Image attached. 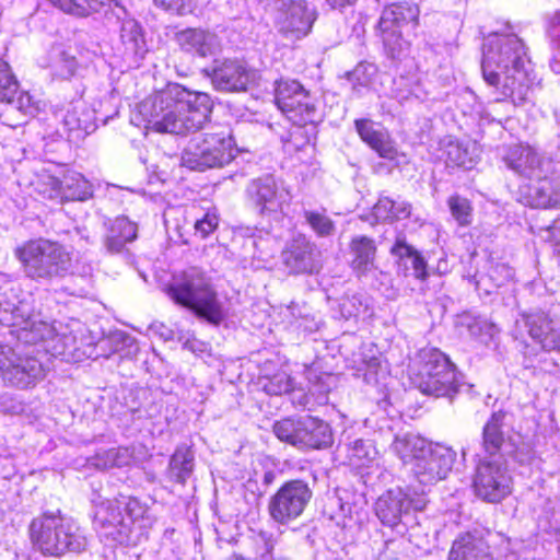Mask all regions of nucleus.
I'll list each match as a JSON object with an SVG mask.
<instances>
[{"label": "nucleus", "instance_id": "59", "mask_svg": "<svg viewBox=\"0 0 560 560\" xmlns=\"http://www.w3.org/2000/svg\"><path fill=\"white\" fill-rule=\"evenodd\" d=\"M156 7L176 14H184L190 0H153Z\"/></svg>", "mask_w": 560, "mask_h": 560}, {"label": "nucleus", "instance_id": "4", "mask_svg": "<svg viewBox=\"0 0 560 560\" xmlns=\"http://www.w3.org/2000/svg\"><path fill=\"white\" fill-rule=\"evenodd\" d=\"M165 292L175 304L190 310L212 325H220L226 317L224 305L210 278L197 267L174 275Z\"/></svg>", "mask_w": 560, "mask_h": 560}, {"label": "nucleus", "instance_id": "60", "mask_svg": "<svg viewBox=\"0 0 560 560\" xmlns=\"http://www.w3.org/2000/svg\"><path fill=\"white\" fill-rule=\"evenodd\" d=\"M411 213V205L407 201H395L393 209V220L407 219Z\"/></svg>", "mask_w": 560, "mask_h": 560}, {"label": "nucleus", "instance_id": "12", "mask_svg": "<svg viewBox=\"0 0 560 560\" xmlns=\"http://www.w3.org/2000/svg\"><path fill=\"white\" fill-rule=\"evenodd\" d=\"M34 304V296L24 293L20 287L0 292V324L12 328L11 332L21 340V336L32 328L39 316Z\"/></svg>", "mask_w": 560, "mask_h": 560}, {"label": "nucleus", "instance_id": "24", "mask_svg": "<svg viewBox=\"0 0 560 560\" xmlns=\"http://www.w3.org/2000/svg\"><path fill=\"white\" fill-rule=\"evenodd\" d=\"M282 261L291 273H312L318 267L316 247L300 235L282 252Z\"/></svg>", "mask_w": 560, "mask_h": 560}, {"label": "nucleus", "instance_id": "11", "mask_svg": "<svg viewBox=\"0 0 560 560\" xmlns=\"http://www.w3.org/2000/svg\"><path fill=\"white\" fill-rule=\"evenodd\" d=\"M312 497L313 491L305 480H289L270 497L269 515L276 523L287 525L303 514Z\"/></svg>", "mask_w": 560, "mask_h": 560}, {"label": "nucleus", "instance_id": "31", "mask_svg": "<svg viewBox=\"0 0 560 560\" xmlns=\"http://www.w3.org/2000/svg\"><path fill=\"white\" fill-rule=\"evenodd\" d=\"M278 108L295 125L314 124L317 118L315 101L304 88L288 101V106Z\"/></svg>", "mask_w": 560, "mask_h": 560}, {"label": "nucleus", "instance_id": "10", "mask_svg": "<svg viewBox=\"0 0 560 560\" xmlns=\"http://www.w3.org/2000/svg\"><path fill=\"white\" fill-rule=\"evenodd\" d=\"M0 375L7 385L25 389L45 377L46 368L32 352H16L9 346H0Z\"/></svg>", "mask_w": 560, "mask_h": 560}, {"label": "nucleus", "instance_id": "58", "mask_svg": "<svg viewBox=\"0 0 560 560\" xmlns=\"http://www.w3.org/2000/svg\"><path fill=\"white\" fill-rule=\"evenodd\" d=\"M54 7L77 16H86L88 9L74 0H48Z\"/></svg>", "mask_w": 560, "mask_h": 560}, {"label": "nucleus", "instance_id": "35", "mask_svg": "<svg viewBox=\"0 0 560 560\" xmlns=\"http://www.w3.org/2000/svg\"><path fill=\"white\" fill-rule=\"evenodd\" d=\"M59 335V323L49 324L39 318L21 336V341L24 343L37 345L44 343V350L52 354L54 345H60L61 336Z\"/></svg>", "mask_w": 560, "mask_h": 560}, {"label": "nucleus", "instance_id": "39", "mask_svg": "<svg viewBox=\"0 0 560 560\" xmlns=\"http://www.w3.org/2000/svg\"><path fill=\"white\" fill-rule=\"evenodd\" d=\"M132 460L131 452L127 447H113L96 453L93 465L98 469L128 466Z\"/></svg>", "mask_w": 560, "mask_h": 560}, {"label": "nucleus", "instance_id": "33", "mask_svg": "<svg viewBox=\"0 0 560 560\" xmlns=\"http://www.w3.org/2000/svg\"><path fill=\"white\" fill-rule=\"evenodd\" d=\"M65 128L70 132L88 135L95 129V114L83 101H77L71 104L62 116Z\"/></svg>", "mask_w": 560, "mask_h": 560}, {"label": "nucleus", "instance_id": "17", "mask_svg": "<svg viewBox=\"0 0 560 560\" xmlns=\"http://www.w3.org/2000/svg\"><path fill=\"white\" fill-rule=\"evenodd\" d=\"M456 453L447 446L431 445L411 467L417 481L423 486H433L445 479L452 470Z\"/></svg>", "mask_w": 560, "mask_h": 560}, {"label": "nucleus", "instance_id": "27", "mask_svg": "<svg viewBox=\"0 0 560 560\" xmlns=\"http://www.w3.org/2000/svg\"><path fill=\"white\" fill-rule=\"evenodd\" d=\"M419 9L409 3H394L386 7L378 23L381 31L408 32L418 25Z\"/></svg>", "mask_w": 560, "mask_h": 560}, {"label": "nucleus", "instance_id": "29", "mask_svg": "<svg viewBox=\"0 0 560 560\" xmlns=\"http://www.w3.org/2000/svg\"><path fill=\"white\" fill-rule=\"evenodd\" d=\"M447 560H493L486 541L471 533L459 535L450 549Z\"/></svg>", "mask_w": 560, "mask_h": 560}, {"label": "nucleus", "instance_id": "44", "mask_svg": "<svg viewBox=\"0 0 560 560\" xmlns=\"http://www.w3.org/2000/svg\"><path fill=\"white\" fill-rule=\"evenodd\" d=\"M36 190L44 198L65 202L63 179L52 175H43L37 183Z\"/></svg>", "mask_w": 560, "mask_h": 560}, {"label": "nucleus", "instance_id": "13", "mask_svg": "<svg viewBox=\"0 0 560 560\" xmlns=\"http://www.w3.org/2000/svg\"><path fill=\"white\" fill-rule=\"evenodd\" d=\"M472 488L478 498L497 503L512 491V477L500 458L480 459L472 478Z\"/></svg>", "mask_w": 560, "mask_h": 560}, {"label": "nucleus", "instance_id": "16", "mask_svg": "<svg viewBox=\"0 0 560 560\" xmlns=\"http://www.w3.org/2000/svg\"><path fill=\"white\" fill-rule=\"evenodd\" d=\"M246 196L260 214L277 212L291 200L283 183L270 174L252 179L246 187Z\"/></svg>", "mask_w": 560, "mask_h": 560}, {"label": "nucleus", "instance_id": "18", "mask_svg": "<svg viewBox=\"0 0 560 560\" xmlns=\"http://www.w3.org/2000/svg\"><path fill=\"white\" fill-rule=\"evenodd\" d=\"M113 15L120 21V42L122 45V58L129 68H138L148 52L147 43L140 24L128 18L126 9L116 2V11Z\"/></svg>", "mask_w": 560, "mask_h": 560}, {"label": "nucleus", "instance_id": "45", "mask_svg": "<svg viewBox=\"0 0 560 560\" xmlns=\"http://www.w3.org/2000/svg\"><path fill=\"white\" fill-rule=\"evenodd\" d=\"M304 219L310 224L312 230L320 237H328L331 236L335 231L336 226L334 221L327 217L325 213L312 211V210H305Z\"/></svg>", "mask_w": 560, "mask_h": 560}, {"label": "nucleus", "instance_id": "1", "mask_svg": "<svg viewBox=\"0 0 560 560\" xmlns=\"http://www.w3.org/2000/svg\"><path fill=\"white\" fill-rule=\"evenodd\" d=\"M528 66L526 47L515 34L494 33L486 39L481 71L485 81L501 95L498 101L510 100L518 106L528 100Z\"/></svg>", "mask_w": 560, "mask_h": 560}, {"label": "nucleus", "instance_id": "8", "mask_svg": "<svg viewBox=\"0 0 560 560\" xmlns=\"http://www.w3.org/2000/svg\"><path fill=\"white\" fill-rule=\"evenodd\" d=\"M418 370L412 384L423 394L452 398L460 387L459 374L448 357L436 348L419 352Z\"/></svg>", "mask_w": 560, "mask_h": 560}, {"label": "nucleus", "instance_id": "51", "mask_svg": "<svg viewBox=\"0 0 560 560\" xmlns=\"http://www.w3.org/2000/svg\"><path fill=\"white\" fill-rule=\"evenodd\" d=\"M293 388L292 378L284 372L276 373L267 380L264 389L269 395H282L291 392Z\"/></svg>", "mask_w": 560, "mask_h": 560}, {"label": "nucleus", "instance_id": "38", "mask_svg": "<svg viewBox=\"0 0 560 560\" xmlns=\"http://www.w3.org/2000/svg\"><path fill=\"white\" fill-rule=\"evenodd\" d=\"M63 195L66 201H85L93 197V185L80 173L63 176Z\"/></svg>", "mask_w": 560, "mask_h": 560}, {"label": "nucleus", "instance_id": "20", "mask_svg": "<svg viewBox=\"0 0 560 560\" xmlns=\"http://www.w3.org/2000/svg\"><path fill=\"white\" fill-rule=\"evenodd\" d=\"M315 19L314 11L310 10L305 2L292 1L280 13L277 27L285 38L296 40L311 32Z\"/></svg>", "mask_w": 560, "mask_h": 560}, {"label": "nucleus", "instance_id": "21", "mask_svg": "<svg viewBox=\"0 0 560 560\" xmlns=\"http://www.w3.org/2000/svg\"><path fill=\"white\" fill-rule=\"evenodd\" d=\"M354 126L361 140L381 158L394 162L395 166H398L401 162H406V155L398 152L388 132L382 128H377L372 120L357 119Z\"/></svg>", "mask_w": 560, "mask_h": 560}, {"label": "nucleus", "instance_id": "53", "mask_svg": "<svg viewBox=\"0 0 560 560\" xmlns=\"http://www.w3.org/2000/svg\"><path fill=\"white\" fill-rule=\"evenodd\" d=\"M61 336L62 343L54 345L52 355L54 357H66L71 354L77 349V337L72 331L59 323V335Z\"/></svg>", "mask_w": 560, "mask_h": 560}, {"label": "nucleus", "instance_id": "36", "mask_svg": "<svg viewBox=\"0 0 560 560\" xmlns=\"http://www.w3.org/2000/svg\"><path fill=\"white\" fill-rule=\"evenodd\" d=\"M431 444L419 435L406 433L397 435L392 443L393 452L402 460L404 464L413 465L415 462L421 457L425 451L430 448Z\"/></svg>", "mask_w": 560, "mask_h": 560}, {"label": "nucleus", "instance_id": "40", "mask_svg": "<svg viewBox=\"0 0 560 560\" xmlns=\"http://www.w3.org/2000/svg\"><path fill=\"white\" fill-rule=\"evenodd\" d=\"M460 324L467 328L471 337L478 338L485 343L491 341L500 331L495 324L480 316H464Z\"/></svg>", "mask_w": 560, "mask_h": 560}, {"label": "nucleus", "instance_id": "9", "mask_svg": "<svg viewBox=\"0 0 560 560\" xmlns=\"http://www.w3.org/2000/svg\"><path fill=\"white\" fill-rule=\"evenodd\" d=\"M272 430L280 441L299 448H326L332 444L329 424L308 415L276 421Z\"/></svg>", "mask_w": 560, "mask_h": 560}, {"label": "nucleus", "instance_id": "52", "mask_svg": "<svg viewBox=\"0 0 560 560\" xmlns=\"http://www.w3.org/2000/svg\"><path fill=\"white\" fill-rule=\"evenodd\" d=\"M303 85L295 80H280L276 88L277 106H288V101L301 91Z\"/></svg>", "mask_w": 560, "mask_h": 560}, {"label": "nucleus", "instance_id": "43", "mask_svg": "<svg viewBox=\"0 0 560 560\" xmlns=\"http://www.w3.org/2000/svg\"><path fill=\"white\" fill-rule=\"evenodd\" d=\"M19 92V82L10 66L0 59V102L12 103Z\"/></svg>", "mask_w": 560, "mask_h": 560}, {"label": "nucleus", "instance_id": "64", "mask_svg": "<svg viewBox=\"0 0 560 560\" xmlns=\"http://www.w3.org/2000/svg\"><path fill=\"white\" fill-rule=\"evenodd\" d=\"M276 475L272 470H268L262 476V482L266 486L271 485L275 481Z\"/></svg>", "mask_w": 560, "mask_h": 560}, {"label": "nucleus", "instance_id": "28", "mask_svg": "<svg viewBox=\"0 0 560 560\" xmlns=\"http://www.w3.org/2000/svg\"><path fill=\"white\" fill-rule=\"evenodd\" d=\"M529 187L527 203L533 208H560V175L544 174Z\"/></svg>", "mask_w": 560, "mask_h": 560}, {"label": "nucleus", "instance_id": "48", "mask_svg": "<svg viewBox=\"0 0 560 560\" xmlns=\"http://www.w3.org/2000/svg\"><path fill=\"white\" fill-rule=\"evenodd\" d=\"M377 72L375 65L370 62H360L352 71L348 72L347 79L352 84L353 91H359V88L368 86Z\"/></svg>", "mask_w": 560, "mask_h": 560}, {"label": "nucleus", "instance_id": "6", "mask_svg": "<svg viewBox=\"0 0 560 560\" xmlns=\"http://www.w3.org/2000/svg\"><path fill=\"white\" fill-rule=\"evenodd\" d=\"M24 275L40 284H50L71 272L72 257L67 248L45 238L27 241L14 250Z\"/></svg>", "mask_w": 560, "mask_h": 560}, {"label": "nucleus", "instance_id": "14", "mask_svg": "<svg viewBox=\"0 0 560 560\" xmlns=\"http://www.w3.org/2000/svg\"><path fill=\"white\" fill-rule=\"evenodd\" d=\"M428 503L424 491L420 494L404 491L400 488L390 489L375 502V513L383 525L396 527L411 510L422 511Z\"/></svg>", "mask_w": 560, "mask_h": 560}, {"label": "nucleus", "instance_id": "34", "mask_svg": "<svg viewBox=\"0 0 560 560\" xmlns=\"http://www.w3.org/2000/svg\"><path fill=\"white\" fill-rule=\"evenodd\" d=\"M444 155L447 166L470 170L479 159V149L476 143L448 140L444 147Z\"/></svg>", "mask_w": 560, "mask_h": 560}, {"label": "nucleus", "instance_id": "47", "mask_svg": "<svg viewBox=\"0 0 560 560\" xmlns=\"http://www.w3.org/2000/svg\"><path fill=\"white\" fill-rule=\"evenodd\" d=\"M548 36L550 44L553 49V55L550 59L551 70L559 74L560 73V11L556 12L549 21Z\"/></svg>", "mask_w": 560, "mask_h": 560}, {"label": "nucleus", "instance_id": "37", "mask_svg": "<svg viewBox=\"0 0 560 560\" xmlns=\"http://www.w3.org/2000/svg\"><path fill=\"white\" fill-rule=\"evenodd\" d=\"M194 462L195 455L189 447H177L168 463L167 476L170 480L182 485L186 483L187 479L192 475Z\"/></svg>", "mask_w": 560, "mask_h": 560}, {"label": "nucleus", "instance_id": "23", "mask_svg": "<svg viewBox=\"0 0 560 560\" xmlns=\"http://www.w3.org/2000/svg\"><path fill=\"white\" fill-rule=\"evenodd\" d=\"M175 40L184 52L199 58L213 56L221 48L219 36L200 27H188L177 32Z\"/></svg>", "mask_w": 560, "mask_h": 560}, {"label": "nucleus", "instance_id": "42", "mask_svg": "<svg viewBox=\"0 0 560 560\" xmlns=\"http://www.w3.org/2000/svg\"><path fill=\"white\" fill-rule=\"evenodd\" d=\"M386 55L393 60L404 58L409 49V42L397 30L381 31Z\"/></svg>", "mask_w": 560, "mask_h": 560}, {"label": "nucleus", "instance_id": "22", "mask_svg": "<svg viewBox=\"0 0 560 560\" xmlns=\"http://www.w3.org/2000/svg\"><path fill=\"white\" fill-rule=\"evenodd\" d=\"M529 336L547 351H560V319L542 311L523 315Z\"/></svg>", "mask_w": 560, "mask_h": 560}, {"label": "nucleus", "instance_id": "32", "mask_svg": "<svg viewBox=\"0 0 560 560\" xmlns=\"http://www.w3.org/2000/svg\"><path fill=\"white\" fill-rule=\"evenodd\" d=\"M508 412L499 410L491 415L482 429L481 446L489 456L500 454L505 438L503 427L506 424Z\"/></svg>", "mask_w": 560, "mask_h": 560}, {"label": "nucleus", "instance_id": "55", "mask_svg": "<svg viewBox=\"0 0 560 560\" xmlns=\"http://www.w3.org/2000/svg\"><path fill=\"white\" fill-rule=\"evenodd\" d=\"M537 235L542 241L552 243L560 253V217L555 219L550 225L539 228Z\"/></svg>", "mask_w": 560, "mask_h": 560}, {"label": "nucleus", "instance_id": "30", "mask_svg": "<svg viewBox=\"0 0 560 560\" xmlns=\"http://www.w3.org/2000/svg\"><path fill=\"white\" fill-rule=\"evenodd\" d=\"M389 252L397 258L398 267L405 269V275H407L408 270H411V275L416 279L425 280L428 278L424 258L413 246L406 242L404 236L396 238Z\"/></svg>", "mask_w": 560, "mask_h": 560}, {"label": "nucleus", "instance_id": "25", "mask_svg": "<svg viewBox=\"0 0 560 560\" xmlns=\"http://www.w3.org/2000/svg\"><path fill=\"white\" fill-rule=\"evenodd\" d=\"M349 264L358 278L368 277L377 270L375 241L366 235H354L349 242Z\"/></svg>", "mask_w": 560, "mask_h": 560}, {"label": "nucleus", "instance_id": "62", "mask_svg": "<svg viewBox=\"0 0 560 560\" xmlns=\"http://www.w3.org/2000/svg\"><path fill=\"white\" fill-rule=\"evenodd\" d=\"M132 340V338L124 332V331H118L116 334H114L109 339L105 340V342L107 343H124V345H129V342Z\"/></svg>", "mask_w": 560, "mask_h": 560}, {"label": "nucleus", "instance_id": "54", "mask_svg": "<svg viewBox=\"0 0 560 560\" xmlns=\"http://www.w3.org/2000/svg\"><path fill=\"white\" fill-rule=\"evenodd\" d=\"M348 457L350 460L359 464L363 460H370L375 454V448L370 441L358 439L352 442L348 447Z\"/></svg>", "mask_w": 560, "mask_h": 560}, {"label": "nucleus", "instance_id": "57", "mask_svg": "<svg viewBox=\"0 0 560 560\" xmlns=\"http://www.w3.org/2000/svg\"><path fill=\"white\" fill-rule=\"evenodd\" d=\"M218 223V217L214 213L207 212L202 219L196 221V233H199L202 238H206L217 229Z\"/></svg>", "mask_w": 560, "mask_h": 560}, {"label": "nucleus", "instance_id": "41", "mask_svg": "<svg viewBox=\"0 0 560 560\" xmlns=\"http://www.w3.org/2000/svg\"><path fill=\"white\" fill-rule=\"evenodd\" d=\"M279 540L280 535L267 530H259L257 534L255 560H292L289 557L276 553V547ZM236 560L244 559L240 558Z\"/></svg>", "mask_w": 560, "mask_h": 560}, {"label": "nucleus", "instance_id": "56", "mask_svg": "<svg viewBox=\"0 0 560 560\" xmlns=\"http://www.w3.org/2000/svg\"><path fill=\"white\" fill-rule=\"evenodd\" d=\"M395 201L388 197L380 198L373 208V215L377 221H393Z\"/></svg>", "mask_w": 560, "mask_h": 560}, {"label": "nucleus", "instance_id": "46", "mask_svg": "<svg viewBox=\"0 0 560 560\" xmlns=\"http://www.w3.org/2000/svg\"><path fill=\"white\" fill-rule=\"evenodd\" d=\"M79 63L74 56L60 51L51 65L52 75L57 79L68 80L77 74Z\"/></svg>", "mask_w": 560, "mask_h": 560}, {"label": "nucleus", "instance_id": "49", "mask_svg": "<svg viewBox=\"0 0 560 560\" xmlns=\"http://www.w3.org/2000/svg\"><path fill=\"white\" fill-rule=\"evenodd\" d=\"M340 312L345 318L365 316L369 314L368 300L360 294L347 295L341 300Z\"/></svg>", "mask_w": 560, "mask_h": 560}, {"label": "nucleus", "instance_id": "2", "mask_svg": "<svg viewBox=\"0 0 560 560\" xmlns=\"http://www.w3.org/2000/svg\"><path fill=\"white\" fill-rule=\"evenodd\" d=\"M212 110L208 94L170 85L139 105L147 127L156 132L182 135L200 129Z\"/></svg>", "mask_w": 560, "mask_h": 560}, {"label": "nucleus", "instance_id": "26", "mask_svg": "<svg viewBox=\"0 0 560 560\" xmlns=\"http://www.w3.org/2000/svg\"><path fill=\"white\" fill-rule=\"evenodd\" d=\"M138 237V226L126 217H117L107 225L103 236V246L109 255H121L127 252V245Z\"/></svg>", "mask_w": 560, "mask_h": 560}, {"label": "nucleus", "instance_id": "3", "mask_svg": "<svg viewBox=\"0 0 560 560\" xmlns=\"http://www.w3.org/2000/svg\"><path fill=\"white\" fill-rule=\"evenodd\" d=\"M155 522L149 505L136 497L102 502L94 514L100 535L119 545L137 544Z\"/></svg>", "mask_w": 560, "mask_h": 560}, {"label": "nucleus", "instance_id": "50", "mask_svg": "<svg viewBox=\"0 0 560 560\" xmlns=\"http://www.w3.org/2000/svg\"><path fill=\"white\" fill-rule=\"evenodd\" d=\"M448 206L454 219L460 225H468L471 222L470 202L460 196H452L448 199Z\"/></svg>", "mask_w": 560, "mask_h": 560}, {"label": "nucleus", "instance_id": "5", "mask_svg": "<svg viewBox=\"0 0 560 560\" xmlns=\"http://www.w3.org/2000/svg\"><path fill=\"white\" fill-rule=\"evenodd\" d=\"M33 548L47 557L60 558L68 552H81L88 539L80 526L60 510L46 511L28 525Z\"/></svg>", "mask_w": 560, "mask_h": 560}, {"label": "nucleus", "instance_id": "63", "mask_svg": "<svg viewBox=\"0 0 560 560\" xmlns=\"http://www.w3.org/2000/svg\"><path fill=\"white\" fill-rule=\"evenodd\" d=\"M358 0H326L327 4L332 9H343L353 5Z\"/></svg>", "mask_w": 560, "mask_h": 560}, {"label": "nucleus", "instance_id": "15", "mask_svg": "<svg viewBox=\"0 0 560 560\" xmlns=\"http://www.w3.org/2000/svg\"><path fill=\"white\" fill-rule=\"evenodd\" d=\"M205 73L218 91L231 93L247 91L258 79L257 71L238 59L214 60Z\"/></svg>", "mask_w": 560, "mask_h": 560}, {"label": "nucleus", "instance_id": "61", "mask_svg": "<svg viewBox=\"0 0 560 560\" xmlns=\"http://www.w3.org/2000/svg\"><path fill=\"white\" fill-rule=\"evenodd\" d=\"M16 108L24 113V115L32 114L31 96L28 94H21L16 101Z\"/></svg>", "mask_w": 560, "mask_h": 560}, {"label": "nucleus", "instance_id": "7", "mask_svg": "<svg viewBox=\"0 0 560 560\" xmlns=\"http://www.w3.org/2000/svg\"><path fill=\"white\" fill-rule=\"evenodd\" d=\"M237 153L235 140L229 130L196 133L182 151L180 165L191 171L203 172L225 166Z\"/></svg>", "mask_w": 560, "mask_h": 560}, {"label": "nucleus", "instance_id": "19", "mask_svg": "<svg viewBox=\"0 0 560 560\" xmlns=\"http://www.w3.org/2000/svg\"><path fill=\"white\" fill-rule=\"evenodd\" d=\"M502 161L509 170L527 178L540 177L547 171L545 167L550 164L535 148L523 143L506 147Z\"/></svg>", "mask_w": 560, "mask_h": 560}]
</instances>
